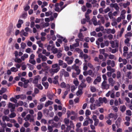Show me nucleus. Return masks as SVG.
Here are the masks:
<instances>
[{"label":"nucleus","mask_w":132,"mask_h":132,"mask_svg":"<svg viewBox=\"0 0 132 132\" xmlns=\"http://www.w3.org/2000/svg\"><path fill=\"white\" fill-rule=\"evenodd\" d=\"M91 13V10L88 9L87 12L86 13L85 15V18L87 22H89L90 24H91V22L90 21V18L89 14Z\"/></svg>","instance_id":"obj_1"},{"label":"nucleus","mask_w":132,"mask_h":132,"mask_svg":"<svg viewBox=\"0 0 132 132\" xmlns=\"http://www.w3.org/2000/svg\"><path fill=\"white\" fill-rule=\"evenodd\" d=\"M72 69H73L75 70L77 72V74L79 75L80 72V70L79 69V67L78 66H76V64H74L72 67Z\"/></svg>","instance_id":"obj_2"},{"label":"nucleus","mask_w":132,"mask_h":132,"mask_svg":"<svg viewBox=\"0 0 132 132\" xmlns=\"http://www.w3.org/2000/svg\"><path fill=\"white\" fill-rule=\"evenodd\" d=\"M8 106L9 108H11V109L10 110V111L11 112L14 111L15 107L14 104H13L11 103H9Z\"/></svg>","instance_id":"obj_3"},{"label":"nucleus","mask_w":132,"mask_h":132,"mask_svg":"<svg viewBox=\"0 0 132 132\" xmlns=\"http://www.w3.org/2000/svg\"><path fill=\"white\" fill-rule=\"evenodd\" d=\"M94 121V125L95 126H96L98 125V123L99 122V120L98 119H97V116L94 115H93L92 117Z\"/></svg>","instance_id":"obj_4"},{"label":"nucleus","mask_w":132,"mask_h":132,"mask_svg":"<svg viewBox=\"0 0 132 132\" xmlns=\"http://www.w3.org/2000/svg\"><path fill=\"white\" fill-rule=\"evenodd\" d=\"M40 77L39 75H38L35 77L34 80H33L32 82L35 84H37L38 83V80Z\"/></svg>","instance_id":"obj_5"},{"label":"nucleus","mask_w":132,"mask_h":132,"mask_svg":"<svg viewBox=\"0 0 132 132\" xmlns=\"http://www.w3.org/2000/svg\"><path fill=\"white\" fill-rule=\"evenodd\" d=\"M85 81V80H82L81 81V83L79 86V88H85L86 86V85L84 82Z\"/></svg>","instance_id":"obj_6"},{"label":"nucleus","mask_w":132,"mask_h":132,"mask_svg":"<svg viewBox=\"0 0 132 132\" xmlns=\"http://www.w3.org/2000/svg\"><path fill=\"white\" fill-rule=\"evenodd\" d=\"M60 69V67L57 68L55 69H52L50 70L51 73H56Z\"/></svg>","instance_id":"obj_7"},{"label":"nucleus","mask_w":132,"mask_h":132,"mask_svg":"<svg viewBox=\"0 0 132 132\" xmlns=\"http://www.w3.org/2000/svg\"><path fill=\"white\" fill-rule=\"evenodd\" d=\"M60 123H56L55 122H53L52 125V126L53 127H55L56 128H59L60 127Z\"/></svg>","instance_id":"obj_8"},{"label":"nucleus","mask_w":132,"mask_h":132,"mask_svg":"<svg viewBox=\"0 0 132 132\" xmlns=\"http://www.w3.org/2000/svg\"><path fill=\"white\" fill-rule=\"evenodd\" d=\"M121 120V118L120 117H119L117 121H116L115 123L116 125L117 126H120Z\"/></svg>","instance_id":"obj_9"},{"label":"nucleus","mask_w":132,"mask_h":132,"mask_svg":"<svg viewBox=\"0 0 132 132\" xmlns=\"http://www.w3.org/2000/svg\"><path fill=\"white\" fill-rule=\"evenodd\" d=\"M53 102L50 101H48L46 102L45 104V106L47 107L49 105H51L53 104Z\"/></svg>","instance_id":"obj_10"},{"label":"nucleus","mask_w":132,"mask_h":132,"mask_svg":"<svg viewBox=\"0 0 132 132\" xmlns=\"http://www.w3.org/2000/svg\"><path fill=\"white\" fill-rule=\"evenodd\" d=\"M54 47H52L51 48V50L54 54H55L58 52V50L57 48H54Z\"/></svg>","instance_id":"obj_11"},{"label":"nucleus","mask_w":132,"mask_h":132,"mask_svg":"<svg viewBox=\"0 0 132 132\" xmlns=\"http://www.w3.org/2000/svg\"><path fill=\"white\" fill-rule=\"evenodd\" d=\"M42 85L44 86L45 89H48V86L49 84L47 82H42Z\"/></svg>","instance_id":"obj_12"},{"label":"nucleus","mask_w":132,"mask_h":132,"mask_svg":"<svg viewBox=\"0 0 132 132\" xmlns=\"http://www.w3.org/2000/svg\"><path fill=\"white\" fill-rule=\"evenodd\" d=\"M91 21L93 22V23L95 26L97 25V22L96 21V19L95 16H94L93 18L91 19Z\"/></svg>","instance_id":"obj_13"},{"label":"nucleus","mask_w":132,"mask_h":132,"mask_svg":"<svg viewBox=\"0 0 132 132\" xmlns=\"http://www.w3.org/2000/svg\"><path fill=\"white\" fill-rule=\"evenodd\" d=\"M2 120L3 121H10L9 118L6 116H4L2 118Z\"/></svg>","instance_id":"obj_14"},{"label":"nucleus","mask_w":132,"mask_h":132,"mask_svg":"<svg viewBox=\"0 0 132 132\" xmlns=\"http://www.w3.org/2000/svg\"><path fill=\"white\" fill-rule=\"evenodd\" d=\"M106 81H104L102 83V88L103 89H105L106 88V85L107 84Z\"/></svg>","instance_id":"obj_15"},{"label":"nucleus","mask_w":132,"mask_h":132,"mask_svg":"<svg viewBox=\"0 0 132 132\" xmlns=\"http://www.w3.org/2000/svg\"><path fill=\"white\" fill-rule=\"evenodd\" d=\"M12 31V28H9L7 29L6 33L7 36H9L11 35Z\"/></svg>","instance_id":"obj_16"},{"label":"nucleus","mask_w":132,"mask_h":132,"mask_svg":"<svg viewBox=\"0 0 132 132\" xmlns=\"http://www.w3.org/2000/svg\"><path fill=\"white\" fill-rule=\"evenodd\" d=\"M79 89L78 90L76 93V94L77 96H78L80 95H82V88H79Z\"/></svg>","instance_id":"obj_17"},{"label":"nucleus","mask_w":132,"mask_h":132,"mask_svg":"<svg viewBox=\"0 0 132 132\" xmlns=\"http://www.w3.org/2000/svg\"><path fill=\"white\" fill-rule=\"evenodd\" d=\"M63 72L64 76L65 77H67L69 76V73L65 71V70L63 69Z\"/></svg>","instance_id":"obj_18"},{"label":"nucleus","mask_w":132,"mask_h":132,"mask_svg":"<svg viewBox=\"0 0 132 132\" xmlns=\"http://www.w3.org/2000/svg\"><path fill=\"white\" fill-rule=\"evenodd\" d=\"M74 59V57L73 56H71L70 57V60L69 61L67 60V63L69 64H71L73 62V60Z\"/></svg>","instance_id":"obj_19"},{"label":"nucleus","mask_w":132,"mask_h":132,"mask_svg":"<svg viewBox=\"0 0 132 132\" xmlns=\"http://www.w3.org/2000/svg\"><path fill=\"white\" fill-rule=\"evenodd\" d=\"M126 107L125 105L121 106L120 107V110L122 113H123L125 111Z\"/></svg>","instance_id":"obj_20"},{"label":"nucleus","mask_w":132,"mask_h":132,"mask_svg":"<svg viewBox=\"0 0 132 132\" xmlns=\"http://www.w3.org/2000/svg\"><path fill=\"white\" fill-rule=\"evenodd\" d=\"M6 89L5 88L3 87L2 88L1 90H0V95H2L3 93H4L6 92Z\"/></svg>","instance_id":"obj_21"},{"label":"nucleus","mask_w":132,"mask_h":132,"mask_svg":"<svg viewBox=\"0 0 132 132\" xmlns=\"http://www.w3.org/2000/svg\"><path fill=\"white\" fill-rule=\"evenodd\" d=\"M37 119L38 120H40L42 116V114L41 112L39 111L38 113Z\"/></svg>","instance_id":"obj_22"},{"label":"nucleus","mask_w":132,"mask_h":132,"mask_svg":"<svg viewBox=\"0 0 132 132\" xmlns=\"http://www.w3.org/2000/svg\"><path fill=\"white\" fill-rule=\"evenodd\" d=\"M27 16V12H24L23 13L22 15L20 16V18L22 19H25Z\"/></svg>","instance_id":"obj_23"},{"label":"nucleus","mask_w":132,"mask_h":132,"mask_svg":"<svg viewBox=\"0 0 132 132\" xmlns=\"http://www.w3.org/2000/svg\"><path fill=\"white\" fill-rule=\"evenodd\" d=\"M78 37L80 39V40L82 41L83 39V37L82 34L81 32H80L78 35Z\"/></svg>","instance_id":"obj_24"},{"label":"nucleus","mask_w":132,"mask_h":132,"mask_svg":"<svg viewBox=\"0 0 132 132\" xmlns=\"http://www.w3.org/2000/svg\"><path fill=\"white\" fill-rule=\"evenodd\" d=\"M43 107V103H41L39 105L37 106V109L38 110H41Z\"/></svg>","instance_id":"obj_25"},{"label":"nucleus","mask_w":132,"mask_h":132,"mask_svg":"<svg viewBox=\"0 0 132 132\" xmlns=\"http://www.w3.org/2000/svg\"><path fill=\"white\" fill-rule=\"evenodd\" d=\"M29 62L30 63L34 65H35L36 63V61L34 59H30L29 60Z\"/></svg>","instance_id":"obj_26"},{"label":"nucleus","mask_w":132,"mask_h":132,"mask_svg":"<svg viewBox=\"0 0 132 132\" xmlns=\"http://www.w3.org/2000/svg\"><path fill=\"white\" fill-rule=\"evenodd\" d=\"M16 116V114L14 112L12 113L10 115V117L11 118H12L15 117Z\"/></svg>","instance_id":"obj_27"},{"label":"nucleus","mask_w":132,"mask_h":132,"mask_svg":"<svg viewBox=\"0 0 132 132\" xmlns=\"http://www.w3.org/2000/svg\"><path fill=\"white\" fill-rule=\"evenodd\" d=\"M132 56V52H130L129 54H127V56L126 57L127 59H128L129 58H130Z\"/></svg>","instance_id":"obj_28"},{"label":"nucleus","mask_w":132,"mask_h":132,"mask_svg":"<svg viewBox=\"0 0 132 132\" xmlns=\"http://www.w3.org/2000/svg\"><path fill=\"white\" fill-rule=\"evenodd\" d=\"M64 121L66 125H68L69 123V120L68 119L65 118L64 120Z\"/></svg>","instance_id":"obj_29"},{"label":"nucleus","mask_w":132,"mask_h":132,"mask_svg":"<svg viewBox=\"0 0 132 132\" xmlns=\"http://www.w3.org/2000/svg\"><path fill=\"white\" fill-rule=\"evenodd\" d=\"M132 36V33L130 32H127V34H126L125 35V37L126 38L127 37L130 36L131 37Z\"/></svg>","instance_id":"obj_30"},{"label":"nucleus","mask_w":132,"mask_h":132,"mask_svg":"<svg viewBox=\"0 0 132 132\" xmlns=\"http://www.w3.org/2000/svg\"><path fill=\"white\" fill-rule=\"evenodd\" d=\"M66 86L65 83L64 82H62L60 85V86L62 88H65L66 87Z\"/></svg>","instance_id":"obj_31"},{"label":"nucleus","mask_w":132,"mask_h":132,"mask_svg":"<svg viewBox=\"0 0 132 132\" xmlns=\"http://www.w3.org/2000/svg\"><path fill=\"white\" fill-rule=\"evenodd\" d=\"M10 101L12 102H13L14 103H16L17 102V100L13 97H12L10 98Z\"/></svg>","instance_id":"obj_32"},{"label":"nucleus","mask_w":132,"mask_h":132,"mask_svg":"<svg viewBox=\"0 0 132 132\" xmlns=\"http://www.w3.org/2000/svg\"><path fill=\"white\" fill-rule=\"evenodd\" d=\"M10 70L11 71L15 72H16L18 70V69H16V68L14 67L12 68H11Z\"/></svg>","instance_id":"obj_33"},{"label":"nucleus","mask_w":132,"mask_h":132,"mask_svg":"<svg viewBox=\"0 0 132 132\" xmlns=\"http://www.w3.org/2000/svg\"><path fill=\"white\" fill-rule=\"evenodd\" d=\"M27 65L29 66V69L31 70H32L34 69V66L32 65L31 64H27Z\"/></svg>","instance_id":"obj_34"},{"label":"nucleus","mask_w":132,"mask_h":132,"mask_svg":"<svg viewBox=\"0 0 132 132\" xmlns=\"http://www.w3.org/2000/svg\"><path fill=\"white\" fill-rule=\"evenodd\" d=\"M18 122L20 124H21L22 123V118L20 117H19L18 119Z\"/></svg>","instance_id":"obj_35"},{"label":"nucleus","mask_w":132,"mask_h":132,"mask_svg":"<svg viewBox=\"0 0 132 132\" xmlns=\"http://www.w3.org/2000/svg\"><path fill=\"white\" fill-rule=\"evenodd\" d=\"M110 43L111 44V47L112 48H114L115 47L114 42L113 41L111 40L110 41Z\"/></svg>","instance_id":"obj_36"},{"label":"nucleus","mask_w":132,"mask_h":132,"mask_svg":"<svg viewBox=\"0 0 132 132\" xmlns=\"http://www.w3.org/2000/svg\"><path fill=\"white\" fill-rule=\"evenodd\" d=\"M126 114L127 115L131 116V111L130 110H128L126 111Z\"/></svg>","instance_id":"obj_37"},{"label":"nucleus","mask_w":132,"mask_h":132,"mask_svg":"<svg viewBox=\"0 0 132 132\" xmlns=\"http://www.w3.org/2000/svg\"><path fill=\"white\" fill-rule=\"evenodd\" d=\"M14 61L18 63H20L22 62V60L21 59L19 58L15 59L14 60Z\"/></svg>","instance_id":"obj_38"},{"label":"nucleus","mask_w":132,"mask_h":132,"mask_svg":"<svg viewBox=\"0 0 132 132\" xmlns=\"http://www.w3.org/2000/svg\"><path fill=\"white\" fill-rule=\"evenodd\" d=\"M52 127L50 126H48V129L49 131V132H52L53 131Z\"/></svg>","instance_id":"obj_39"},{"label":"nucleus","mask_w":132,"mask_h":132,"mask_svg":"<svg viewBox=\"0 0 132 132\" xmlns=\"http://www.w3.org/2000/svg\"><path fill=\"white\" fill-rule=\"evenodd\" d=\"M95 81H96L97 82H100L101 80V78L100 76H97L96 79H95Z\"/></svg>","instance_id":"obj_40"},{"label":"nucleus","mask_w":132,"mask_h":132,"mask_svg":"<svg viewBox=\"0 0 132 132\" xmlns=\"http://www.w3.org/2000/svg\"><path fill=\"white\" fill-rule=\"evenodd\" d=\"M41 130L44 131H45L47 130L46 126H43L41 128Z\"/></svg>","instance_id":"obj_41"},{"label":"nucleus","mask_w":132,"mask_h":132,"mask_svg":"<svg viewBox=\"0 0 132 132\" xmlns=\"http://www.w3.org/2000/svg\"><path fill=\"white\" fill-rule=\"evenodd\" d=\"M21 48L23 49H24L26 46V43H22L21 44Z\"/></svg>","instance_id":"obj_42"},{"label":"nucleus","mask_w":132,"mask_h":132,"mask_svg":"<svg viewBox=\"0 0 132 132\" xmlns=\"http://www.w3.org/2000/svg\"><path fill=\"white\" fill-rule=\"evenodd\" d=\"M20 98L22 100H23L26 98V95L22 94L21 95Z\"/></svg>","instance_id":"obj_43"},{"label":"nucleus","mask_w":132,"mask_h":132,"mask_svg":"<svg viewBox=\"0 0 132 132\" xmlns=\"http://www.w3.org/2000/svg\"><path fill=\"white\" fill-rule=\"evenodd\" d=\"M29 125L30 124L28 122H25L23 125L26 128L28 127Z\"/></svg>","instance_id":"obj_44"},{"label":"nucleus","mask_w":132,"mask_h":132,"mask_svg":"<svg viewBox=\"0 0 132 132\" xmlns=\"http://www.w3.org/2000/svg\"><path fill=\"white\" fill-rule=\"evenodd\" d=\"M121 73L119 71H117V79H119L121 77Z\"/></svg>","instance_id":"obj_45"},{"label":"nucleus","mask_w":132,"mask_h":132,"mask_svg":"<svg viewBox=\"0 0 132 132\" xmlns=\"http://www.w3.org/2000/svg\"><path fill=\"white\" fill-rule=\"evenodd\" d=\"M52 14V12L50 11L48 12H47L45 13V15L47 16H49L50 15H51Z\"/></svg>","instance_id":"obj_46"},{"label":"nucleus","mask_w":132,"mask_h":132,"mask_svg":"<svg viewBox=\"0 0 132 132\" xmlns=\"http://www.w3.org/2000/svg\"><path fill=\"white\" fill-rule=\"evenodd\" d=\"M70 126L72 127V128H74L75 127V126L74 125V124L73 122L71 120L70 121Z\"/></svg>","instance_id":"obj_47"},{"label":"nucleus","mask_w":132,"mask_h":132,"mask_svg":"<svg viewBox=\"0 0 132 132\" xmlns=\"http://www.w3.org/2000/svg\"><path fill=\"white\" fill-rule=\"evenodd\" d=\"M90 114V112L89 110H87L85 112V115L86 116H89Z\"/></svg>","instance_id":"obj_48"},{"label":"nucleus","mask_w":132,"mask_h":132,"mask_svg":"<svg viewBox=\"0 0 132 132\" xmlns=\"http://www.w3.org/2000/svg\"><path fill=\"white\" fill-rule=\"evenodd\" d=\"M46 99V97L45 96L42 98L40 99V102H43L45 101Z\"/></svg>","instance_id":"obj_49"},{"label":"nucleus","mask_w":132,"mask_h":132,"mask_svg":"<svg viewBox=\"0 0 132 132\" xmlns=\"http://www.w3.org/2000/svg\"><path fill=\"white\" fill-rule=\"evenodd\" d=\"M124 29L123 28H122L119 34V36L120 37H121V36L122 35L124 31Z\"/></svg>","instance_id":"obj_50"},{"label":"nucleus","mask_w":132,"mask_h":132,"mask_svg":"<svg viewBox=\"0 0 132 132\" xmlns=\"http://www.w3.org/2000/svg\"><path fill=\"white\" fill-rule=\"evenodd\" d=\"M108 81L109 83L114 82L113 78L111 77H110L109 78Z\"/></svg>","instance_id":"obj_51"},{"label":"nucleus","mask_w":132,"mask_h":132,"mask_svg":"<svg viewBox=\"0 0 132 132\" xmlns=\"http://www.w3.org/2000/svg\"><path fill=\"white\" fill-rule=\"evenodd\" d=\"M131 73V72L129 71L128 72V74H127V76L129 79H131V76H130Z\"/></svg>","instance_id":"obj_52"},{"label":"nucleus","mask_w":132,"mask_h":132,"mask_svg":"<svg viewBox=\"0 0 132 132\" xmlns=\"http://www.w3.org/2000/svg\"><path fill=\"white\" fill-rule=\"evenodd\" d=\"M59 120V118L57 116H55L53 119V120L56 122L58 121Z\"/></svg>","instance_id":"obj_53"},{"label":"nucleus","mask_w":132,"mask_h":132,"mask_svg":"<svg viewBox=\"0 0 132 132\" xmlns=\"http://www.w3.org/2000/svg\"><path fill=\"white\" fill-rule=\"evenodd\" d=\"M108 16L110 19H112L113 18V17L112 16V14L111 12H110L108 13Z\"/></svg>","instance_id":"obj_54"},{"label":"nucleus","mask_w":132,"mask_h":132,"mask_svg":"<svg viewBox=\"0 0 132 132\" xmlns=\"http://www.w3.org/2000/svg\"><path fill=\"white\" fill-rule=\"evenodd\" d=\"M52 67L53 68H58V67H59L58 66V64L57 63L52 65Z\"/></svg>","instance_id":"obj_55"},{"label":"nucleus","mask_w":132,"mask_h":132,"mask_svg":"<svg viewBox=\"0 0 132 132\" xmlns=\"http://www.w3.org/2000/svg\"><path fill=\"white\" fill-rule=\"evenodd\" d=\"M81 10L84 12H85L86 11L87 9L85 6L83 5L82 7Z\"/></svg>","instance_id":"obj_56"},{"label":"nucleus","mask_w":132,"mask_h":132,"mask_svg":"<svg viewBox=\"0 0 132 132\" xmlns=\"http://www.w3.org/2000/svg\"><path fill=\"white\" fill-rule=\"evenodd\" d=\"M73 83L76 86H78L79 84V82L77 80H75L73 81Z\"/></svg>","instance_id":"obj_57"},{"label":"nucleus","mask_w":132,"mask_h":132,"mask_svg":"<svg viewBox=\"0 0 132 132\" xmlns=\"http://www.w3.org/2000/svg\"><path fill=\"white\" fill-rule=\"evenodd\" d=\"M62 55V54L60 52H58L57 54V57L59 58H60Z\"/></svg>","instance_id":"obj_58"},{"label":"nucleus","mask_w":132,"mask_h":132,"mask_svg":"<svg viewBox=\"0 0 132 132\" xmlns=\"http://www.w3.org/2000/svg\"><path fill=\"white\" fill-rule=\"evenodd\" d=\"M88 124V120H86L83 123V125L84 126H87Z\"/></svg>","instance_id":"obj_59"},{"label":"nucleus","mask_w":132,"mask_h":132,"mask_svg":"<svg viewBox=\"0 0 132 132\" xmlns=\"http://www.w3.org/2000/svg\"><path fill=\"white\" fill-rule=\"evenodd\" d=\"M63 61L61 60H59V65L60 66H62L63 64Z\"/></svg>","instance_id":"obj_60"},{"label":"nucleus","mask_w":132,"mask_h":132,"mask_svg":"<svg viewBox=\"0 0 132 132\" xmlns=\"http://www.w3.org/2000/svg\"><path fill=\"white\" fill-rule=\"evenodd\" d=\"M37 87L39 89L42 90L43 87L40 84H39L37 85Z\"/></svg>","instance_id":"obj_61"},{"label":"nucleus","mask_w":132,"mask_h":132,"mask_svg":"<svg viewBox=\"0 0 132 132\" xmlns=\"http://www.w3.org/2000/svg\"><path fill=\"white\" fill-rule=\"evenodd\" d=\"M86 22H87L86 20V19L84 18L81 20V22L82 24H85Z\"/></svg>","instance_id":"obj_62"},{"label":"nucleus","mask_w":132,"mask_h":132,"mask_svg":"<svg viewBox=\"0 0 132 132\" xmlns=\"http://www.w3.org/2000/svg\"><path fill=\"white\" fill-rule=\"evenodd\" d=\"M42 61H45L46 60L47 58L45 56L43 55V57H42Z\"/></svg>","instance_id":"obj_63"},{"label":"nucleus","mask_w":132,"mask_h":132,"mask_svg":"<svg viewBox=\"0 0 132 132\" xmlns=\"http://www.w3.org/2000/svg\"><path fill=\"white\" fill-rule=\"evenodd\" d=\"M30 8V7L29 5H27L24 8V10L25 11H27Z\"/></svg>","instance_id":"obj_64"}]
</instances>
